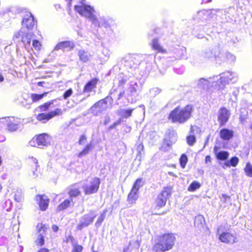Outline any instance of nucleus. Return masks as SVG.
Returning <instances> with one entry per match:
<instances>
[{
    "label": "nucleus",
    "mask_w": 252,
    "mask_h": 252,
    "mask_svg": "<svg viewBox=\"0 0 252 252\" xmlns=\"http://www.w3.org/2000/svg\"><path fill=\"white\" fill-rule=\"evenodd\" d=\"M91 56L90 54L85 51L80 52V60L84 62H87L90 59Z\"/></svg>",
    "instance_id": "nucleus-39"
},
{
    "label": "nucleus",
    "mask_w": 252,
    "mask_h": 252,
    "mask_svg": "<svg viewBox=\"0 0 252 252\" xmlns=\"http://www.w3.org/2000/svg\"><path fill=\"white\" fill-rule=\"evenodd\" d=\"M93 148V146L92 143L87 145L83 150L80 152V157L87 155Z\"/></svg>",
    "instance_id": "nucleus-41"
},
{
    "label": "nucleus",
    "mask_w": 252,
    "mask_h": 252,
    "mask_svg": "<svg viewBox=\"0 0 252 252\" xmlns=\"http://www.w3.org/2000/svg\"><path fill=\"white\" fill-rule=\"evenodd\" d=\"M151 45L152 48L155 50L157 51L158 53H164L166 52L165 49H164L159 43L157 39L154 38L153 39Z\"/></svg>",
    "instance_id": "nucleus-29"
},
{
    "label": "nucleus",
    "mask_w": 252,
    "mask_h": 252,
    "mask_svg": "<svg viewBox=\"0 0 252 252\" xmlns=\"http://www.w3.org/2000/svg\"><path fill=\"white\" fill-rule=\"evenodd\" d=\"M205 12H206L205 11H201L198 12L197 17H198V18H200V17L202 16V15H204Z\"/></svg>",
    "instance_id": "nucleus-57"
},
{
    "label": "nucleus",
    "mask_w": 252,
    "mask_h": 252,
    "mask_svg": "<svg viewBox=\"0 0 252 252\" xmlns=\"http://www.w3.org/2000/svg\"><path fill=\"white\" fill-rule=\"evenodd\" d=\"M187 161V157L184 154L182 155L180 158V163L182 168H184L186 167Z\"/></svg>",
    "instance_id": "nucleus-45"
},
{
    "label": "nucleus",
    "mask_w": 252,
    "mask_h": 252,
    "mask_svg": "<svg viewBox=\"0 0 252 252\" xmlns=\"http://www.w3.org/2000/svg\"><path fill=\"white\" fill-rule=\"evenodd\" d=\"M47 95V93H44L42 94H31V98L33 102L38 101L42 99L44 96Z\"/></svg>",
    "instance_id": "nucleus-37"
},
{
    "label": "nucleus",
    "mask_w": 252,
    "mask_h": 252,
    "mask_svg": "<svg viewBox=\"0 0 252 252\" xmlns=\"http://www.w3.org/2000/svg\"><path fill=\"white\" fill-rule=\"evenodd\" d=\"M244 171L247 176L252 177V165L250 163L248 162L246 164Z\"/></svg>",
    "instance_id": "nucleus-42"
},
{
    "label": "nucleus",
    "mask_w": 252,
    "mask_h": 252,
    "mask_svg": "<svg viewBox=\"0 0 252 252\" xmlns=\"http://www.w3.org/2000/svg\"><path fill=\"white\" fill-rule=\"evenodd\" d=\"M119 83L118 86H122L124 84H126V81H127V78L126 76H124L123 74H121L119 76Z\"/></svg>",
    "instance_id": "nucleus-46"
},
{
    "label": "nucleus",
    "mask_w": 252,
    "mask_h": 252,
    "mask_svg": "<svg viewBox=\"0 0 252 252\" xmlns=\"http://www.w3.org/2000/svg\"><path fill=\"white\" fill-rule=\"evenodd\" d=\"M124 94L125 92L124 91L120 93V94H119L118 99H120L124 95Z\"/></svg>",
    "instance_id": "nucleus-63"
},
{
    "label": "nucleus",
    "mask_w": 252,
    "mask_h": 252,
    "mask_svg": "<svg viewBox=\"0 0 252 252\" xmlns=\"http://www.w3.org/2000/svg\"><path fill=\"white\" fill-rule=\"evenodd\" d=\"M98 22L99 24H94L95 27H104L105 28H107L109 27V25L108 21L103 17L99 18V19H98Z\"/></svg>",
    "instance_id": "nucleus-33"
},
{
    "label": "nucleus",
    "mask_w": 252,
    "mask_h": 252,
    "mask_svg": "<svg viewBox=\"0 0 252 252\" xmlns=\"http://www.w3.org/2000/svg\"><path fill=\"white\" fill-rule=\"evenodd\" d=\"M222 54L224 57L225 60L224 61H221V63L223 62H228L230 63L234 62L235 60V56L229 52H226L223 53L222 52Z\"/></svg>",
    "instance_id": "nucleus-31"
},
{
    "label": "nucleus",
    "mask_w": 252,
    "mask_h": 252,
    "mask_svg": "<svg viewBox=\"0 0 252 252\" xmlns=\"http://www.w3.org/2000/svg\"><path fill=\"white\" fill-rule=\"evenodd\" d=\"M36 252H50L48 249L43 248L40 249Z\"/></svg>",
    "instance_id": "nucleus-55"
},
{
    "label": "nucleus",
    "mask_w": 252,
    "mask_h": 252,
    "mask_svg": "<svg viewBox=\"0 0 252 252\" xmlns=\"http://www.w3.org/2000/svg\"><path fill=\"white\" fill-rule=\"evenodd\" d=\"M70 197H76L79 194V188L77 185L71 187L68 192Z\"/></svg>",
    "instance_id": "nucleus-34"
},
{
    "label": "nucleus",
    "mask_w": 252,
    "mask_h": 252,
    "mask_svg": "<svg viewBox=\"0 0 252 252\" xmlns=\"http://www.w3.org/2000/svg\"><path fill=\"white\" fill-rule=\"evenodd\" d=\"M201 187L200 184L197 181H193L189 186L188 190L189 191H194L196 189H198Z\"/></svg>",
    "instance_id": "nucleus-35"
},
{
    "label": "nucleus",
    "mask_w": 252,
    "mask_h": 252,
    "mask_svg": "<svg viewBox=\"0 0 252 252\" xmlns=\"http://www.w3.org/2000/svg\"><path fill=\"white\" fill-rule=\"evenodd\" d=\"M133 110L134 109L131 108L121 109L119 111V115L123 118H127L131 116Z\"/></svg>",
    "instance_id": "nucleus-32"
},
{
    "label": "nucleus",
    "mask_w": 252,
    "mask_h": 252,
    "mask_svg": "<svg viewBox=\"0 0 252 252\" xmlns=\"http://www.w3.org/2000/svg\"><path fill=\"white\" fill-rule=\"evenodd\" d=\"M143 185L144 182L142 181V179L139 178L136 180L132 189L138 192L139 189L140 187H142Z\"/></svg>",
    "instance_id": "nucleus-40"
},
{
    "label": "nucleus",
    "mask_w": 252,
    "mask_h": 252,
    "mask_svg": "<svg viewBox=\"0 0 252 252\" xmlns=\"http://www.w3.org/2000/svg\"><path fill=\"white\" fill-rule=\"evenodd\" d=\"M95 13L94 7L88 4L86 0L80 1V15L89 19L93 24L98 25V19Z\"/></svg>",
    "instance_id": "nucleus-4"
},
{
    "label": "nucleus",
    "mask_w": 252,
    "mask_h": 252,
    "mask_svg": "<svg viewBox=\"0 0 252 252\" xmlns=\"http://www.w3.org/2000/svg\"><path fill=\"white\" fill-rule=\"evenodd\" d=\"M187 143L189 146H192L196 142V138L194 135H190L187 137Z\"/></svg>",
    "instance_id": "nucleus-47"
},
{
    "label": "nucleus",
    "mask_w": 252,
    "mask_h": 252,
    "mask_svg": "<svg viewBox=\"0 0 252 252\" xmlns=\"http://www.w3.org/2000/svg\"><path fill=\"white\" fill-rule=\"evenodd\" d=\"M203 56L207 59H214L218 63H221V61L225 60L224 57L222 54L219 45H215L214 47L206 49L203 52Z\"/></svg>",
    "instance_id": "nucleus-5"
},
{
    "label": "nucleus",
    "mask_w": 252,
    "mask_h": 252,
    "mask_svg": "<svg viewBox=\"0 0 252 252\" xmlns=\"http://www.w3.org/2000/svg\"><path fill=\"white\" fill-rule=\"evenodd\" d=\"M229 163H230L229 164L230 165V166H232L233 167H235L237 166V165L238 163L239 158L236 157H232L230 159V160H229Z\"/></svg>",
    "instance_id": "nucleus-50"
},
{
    "label": "nucleus",
    "mask_w": 252,
    "mask_h": 252,
    "mask_svg": "<svg viewBox=\"0 0 252 252\" xmlns=\"http://www.w3.org/2000/svg\"><path fill=\"white\" fill-rule=\"evenodd\" d=\"M31 160L32 162L34 164L35 168H37L38 167L37 160L35 158H32Z\"/></svg>",
    "instance_id": "nucleus-54"
},
{
    "label": "nucleus",
    "mask_w": 252,
    "mask_h": 252,
    "mask_svg": "<svg viewBox=\"0 0 252 252\" xmlns=\"http://www.w3.org/2000/svg\"><path fill=\"white\" fill-rule=\"evenodd\" d=\"M100 184L99 179L95 177L87 180L82 185V188L85 194L90 195L98 191Z\"/></svg>",
    "instance_id": "nucleus-7"
},
{
    "label": "nucleus",
    "mask_w": 252,
    "mask_h": 252,
    "mask_svg": "<svg viewBox=\"0 0 252 252\" xmlns=\"http://www.w3.org/2000/svg\"><path fill=\"white\" fill-rule=\"evenodd\" d=\"M237 77L235 73L231 71L225 72L219 76H214L207 79L200 78L197 84V88L199 91H207L212 87H215L218 90H222L225 86L230 83H235Z\"/></svg>",
    "instance_id": "nucleus-1"
},
{
    "label": "nucleus",
    "mask_w": 252,
    "mask_h": 252,
    "mask_svg": "<svg viewBox=\"0 0 252 252\" xmlns=\"http://www.w3.org/2000/svg\"><path fill=\"white\" fill-rule=\"evenodd\" d=\"M52 228L54 232H57L59 230V227L56 225H53Z\"/></svg>",
    "instance_id": "nucleus-58"
},
{
    "label": "nucleus",
    "mask_w": 252,
    "mask_h": 252,
    "mask_svg": "<svg viewBox=\"0 0 252 252\" xmlns=\"http://www.w3.org/2000/svg\"><path fill=\"white\" fill-rule=\"evenodd\" d=\"M57 102V99H54L45 103L44 104L39 106V111L40 112L47 111L49 108H52L53 107L52 105Z\"/></svg>",
    "instance_id": "nucleus-30"
},
{
    "label": "nucleus",
    "mask_w": 252,
    "mask_h": 252,
    "mask_svg": "<svg viewBox=\"0 0 252 252\" xmlns=\"http://www.w3.org/2000/svg\"><path fill=\"white\" fill-rule=\"evenodd\" d=\"M113 102V99L110 96H107L94 104L91 107L92 113L95 116H99L105 111Z\"/></svg>",
    "instance_id": "nucleus-6"
},
{
    "label": "nucleus",
    "mask_w": 252,
    "mask_h": 252,
    "mask_svg": "<svg viewBox=\"0 0 252 252\" xmlns=\"http://www.w3.org/2000/svg\"><path fill=\"white\" fill-rule=\"evenodd\" d=\"M4 80V77L2 74L1 72L0 71V83L2 82Z\"/></svg>",
    "instance_id": "nucleus-61"
},
{
    "label": "nucleus",
    "mask_w": 252,
    "mask_h": 252,
    "mask_svg": "<svg viewBox=\"0 0 252 252\" xmlns=\"http://www.w3.org/2000/svg\"><path fill=\"white\" fill-rule=\"evenodd\" d=\"M35 199L39 204L40 210L42 211H45L48 206L49 204V199L47 196L43 195H37Z\"/></svg>",
    "instance_id": "nucleus-22"
},
{
    "label": "nucleus",
    "mask_w": 252,
    "mask_h": 252,
    "mask_svg": "<svg viewBox=\"0 0 252 252\" xmlns=\"http://www.w3.org/2000/svg\"><path fill=\"white\" fill-rule=\"evenodd\" d=\"M14 200L18 202H20L23 197V193L22 190L21 189H17V190L14 193Z\"/></svg>",
    "instance_id": "nucleus-36"
},
{
    "label": "nucleus",
    "mask_w": 252,
    "mask_h": 252,
    "mask_svg": "<svg viewBox=\"0 0 252 252\" xmlns=\"http://www.w3.org/2000/svg\"><path fill=\"white\" fill-rule=\"evenodd\" d=\"M95 218V215H93V214L85 215L81 218L80 222V227L87 226L93 222Z\"/></svg>",
    "instance_id": "nucleus-24"
},
{
    "label": "nucleus",
    "mask_w": 252,
    "mask_h": 252,
    "mask_svg": "<svg viewBox=\"0 0 252 252\" xmlns=\"http://www.w3.org/2000/svg\"><path fill=\"white\" fill-rule=\"evenodd\" d=\"M143 148H144V146L142 144H139L138 147H137V150L138 151V152L140 153V151L141 150H143Z\"/></svg>",
    "instance_id": "nucleus-59"
},
{
    "label": "nucleus",
    "mask_w": 252,
    "mask_h": 252,
    "mask_svg": "<svg viewBox=\"0 0 252 252\" xmlns=\"http://www.w3.org/2000/svg\"><path fill=\"white\" fill-rule=\"evenodd\" d=\"M63 114V111L61 109L57 108L54 111H52L48 113H40L37 115L36 119L39 121H41L43 123H46L48 121L56 116H60Z\"/></svg>",
    "instance_id": "nucleus-14"
},
{
    "label": "nucleus",
    "mask_w": 252,
    "mask_h": 252,
    "mask_svg": "<svg viewBox=\"0 0 252 252\" xmlns=\"http://www.w3.org/2000/svg\"><path fill=\"white\" fill-rule=\"evenodd\" d=\"M32 46L35 50H39L41 47V43L38 40L35 39L33 38L32 39Z\"/></svg>",
    "instance_id": "nucleus-48"
},
{
    "label": "nucleus",
    "mask_w": 252,
    "mask_h": 252,
    "mask_svg": "<svg viewBox=\"0 0 252 252\" xmlns=\"http://www.w3.org/2000/svg\"><path fill=\"white\" fill-rule=\"evenodd\" d=\"M141 91V87L135 81H130L126 92L127 100L132 103L135 101Z\"/></svg>",
    "instance_id": "nucleus-8"
},
{
    "label": "nucleus",
    "mask_w": 252,
    "mask_h": 252,
    "mask_svg": "<svg viewBox=\"0 0 252 252\" xmlns=\"http://www.w3.org/2000/svg\"><path fill=\"white\" fill-rule=\"evenodd\" d=\"M22 25L28 29H31L33 27L34 19L31 13L29 12L26 13L23 19Z\"/></svg>",
    "instance_id": "nucleus-21"
},
{
    "label": "nucleus",
    "mask_w": 252,
    "mask_h": 252,
    "mask_svg": "<svg viewBox=\"0 0 252 252\" xmlns=\"http://www.w3.org/2000/svg\"><path fill=\"white\" fill-rule=\"evenodd\" d=\"M176 237L172 233H165L159 236L153 247L155 252H165L172 249Z\"/></svg>",
    "instance_id": "nucleus-3"
},
{
    "label": "nucleus",
    "mask_w": 252,
    "mask_h": 252,
    "mask_svg": "<svg viewBox=\"0 0 252 252\" xmlns=\"http://www.w3.org/2000/svg\"><path fill=\"white\" fill-rule=\"evenodd\" d=\"M230 116L229 111L224 107H221L218 112V121L220 126L224 125Z\"/></svg>",
    "instance_id": "nucleus-19"
},
{
    "label": "nucleus",
    "mask_w": 252,
    "mask_h": 252,
    "mask_svg": "<svg viewBox=\"0 0 252 252\" xmlns=\"http://www.w3.org/2000/svg\"><path fill=\"white\" fill-rule=\"evenodd\" d=\"M138 198V192L133 189H131L128 195L127 201L130 205L135 203Z\"/></svg>",
    "instance_id": "nucleus-26"
},
{
    "label": "nucleus",
    "mask_w": 252,
    "mask_h": 252,
    "mask_svg": "<svg viewBox=\"0 0 252 252\" xmlns=\"http://www.w3.org/2000/svg\"><path fill=\"white\" fill-rule=\"evenodd\" d=\"M70 203V200L69 199L65 200L63 202L61 203L57 207V210L58 211H62L69 207Z\"/></svg>",
    "instance_id": "nucleus-38"
},
{
    "label": "nucleus",
    "mask_w": 252,
    "mask_h": 252,
    "mask_svg": "<svg viewBox=\"0 0 252 252\" xmlns=\"http://www.w3.org/2000/svg\"><path fill=\"white\" fill-rule=\"evenodd\" d=\"M72 94V91L71 89H69L66 91L63 94V97L64 99H67Z\"/></svg>",
    "instance_id": "nucleus-52"
},
{
    "label": "nucleus",
    "mask_w": 252,
    "mask_h": 252,
    "mask_svg": "<svg viewBox=\"0 0 252 252\" xmlns=\"http://www.w3.org/2000/svg\"><path fill=\"white\" fill-rule=\"evenodd\" d=\"M136 56L134 55H128L125 58L124 64L129 68H136L139 63L138 60H136Z\"/></svg>",
    "instance_id": "nucleus-20"
},
{
    "label": "nucleus",
    "mask_w": 252,
    "mask_h": 252,
    "mask_svg": "<svg viewBox=\"0 0 252 252\" xmlns=\"http://www.w3.org/2000/svg\"><path fill=\"white\" fill-rule=\"evenodd\" d=\"M205 221L203 216L198 215L194 219V225L199 229L203 228L205 225Z\"/></svg>",
    "instance_id": "nucleus-27"
},
{
    "label": "nucleus",
    "mask_w": 252,
    "mask_h": 252,
    "mask_svg": "<svg viewBox=\"0 0 252 252\" xmlns=\"http://www.w3.org/2000/svg\"><path fill=\"white\" fill-rule=\"evenodd\" d=\"M38 229V236L35 240V243L37 246H42L44 244V237L47 230V227L44 224H38L37 225Z\"/></svg>",
    "instance_id": "nucleus-17"
},
{
    "label": "nucleus",
    "mask_w": 252,
    "mask_h": 252,
    "mask_svg": "<svg viewBox=\"0 0 252 252\" xmlns=\"http://www.w3.org/2000/svg\"><path fill=\"white\" fill-rule=\"evenodd\" d=\"M51 137L46 133H42L33 138L32 140L30 142L32 146H37L42 148L44 146H47L50 143Z\"/></svg>",
    "instance_id": "nucleus-10"
},
{
    "label": "nucleus",
    "mask_w": 252,
    "mask_h": 252,
    "mask_svg": "<svg viewBox=\"0 0 252 252\" xmlns=\"http://www.w3.org/2000/svg\"><path fill=\"white\" fill-rule=\"evenodd\" d=\"M221 201L226 204H228L230 202V197L225 194H222L221 195Z\"/></svg>",
    "instance_id": "nucleus-51"
},
{
    "label": "nucleus",
    "mask_w": 252,
    "mask_h": 252,
    "mask_svg": "<svg viewBox=\"0 0 252 252\" xmlns=\"http://www.w3.org/2000/svg\"><path fill=\"white\" fill-rule=\"evenodd\" d=\"M106 212H107L106 210L104 211L103 212V213L101 214V215L97 219V220L96 222H95V225L97 227L100 226V225L101 224V223L104 220L105 218Z\"/></svg>",
    "instance_id": "nucleus-44"
},
{
    "label": "nucleus",
    "mask_w": 252,
    "mask_h": 252,
    "mask_svg": "<svg viewBox=\"0 0 252 252\" xmlns=\"http://www.w3.org/2000/svg\"><path fill=\"white\" fill-rule=\"evenodd\" d=\"M68 241H70L72 244L73 249L72 252H79V245L74 238L72 236H70Z\"/></svg>",
    "instance_id": "nucleus-43"
},
{
    "label": "nucleus",
    "mask_w": 252,
    "mask_h": 252,
    "mask_svg": "<svg viewBox=\"0 0 252 252\" xmlns=\"http://www.w3.org/2000/svg\"><path fill=\"white\" fill-rule=\"evenodd\" d=\"M220 138L224 140H229L233 136V131L227 128H223L220 130Z\"/></svg>",
    "instance_id": "nucleus-25"
},
{
    "label": "nucleus",
    "mask_w": 252,
    "mask_h": 252,
    "mask_svg": "<svg viewBox=\"0 0 252 252\" xmlns=\"http://www.w3.org/2000/svg\"><path fill=\"white\" fill-rule=\"evenodd\" d=\"M205 162H211V158L210 156H207L205 158Z\"/></svg>",
    "instance_id": "nucleus-56"
},
{
    "label": "nucleus",
    "mask_w": 252,
    "mask_h": 252,
    "mask_svg": "<svg viewBox=\"0 0 252 252\" xmlns=\"http://www.w3.org/2000/svg\"><path fill=\"white\" fill-rule=\"evenodd\" d=\"M161 92V90L158 88H154L150 90V93L152 96H156Z\"/></svg>",
    "instance_id": "nucleus-49"
},
{
    "label": "nucleus",
    "mask_w": 252,
    "mask_h": 252,
    "mask_svg": "<svg viewBox=\"0 0 252 252\" xmlns=\"http://www.w3.org/2000/svg\"><path fill=\"white\" fill-rule=\"evenodd\" d=\"M34 36V34L31 32H26L20 30L14 35L13 39L18 41L21 38V41L23 43L25 47L28 50L31 48V41L33 39Z\"/></svg>",
    "instance_id": "nucleus-9"
},
{
    "label": "nucleus",
    "mask_w": 252,
    "mask_h": 252,
    "mask_svg": "<svg viewBox=\"0 0 252 252\" xmlns=\"http://www.w3.org/2000/svg\"><path fill=\"white\" fill-rule=\"evenodd\" d=\"M171 188L169 187H164L161 192L158 195L156 200L157 206L163 207L166 204L167 198L170 196Z\"/></svg>",
    "instance_id": "nucleus-13"
},
{
    "label": "nucleus",
    "mask_w": 252,
    "mask_h": 252,
    "mask_svg": "<svg viewBox=\"0 0 252 252\" xmlns=\"http://www.w3.org/2000/svg\"><path fill=\"white\" fill-rule=\"evenodd\" d=\"M219 147L215 146L213 149V152L216 157V158L220 160H226L228 159L229 154L227 151H219Z\"/></svg>",
    "instance_id": "nucleus-23"
},
{
    "label": "nucleus",
    "mask_w": 252,
    "mask_h": 252,
    "mask_svg": "<svg viewBox=\"0 0 252 252\" xmlns=\"http://www.w3.org/2000/svg\"><path fill=\"white\" fill-rule=\"evenodd\" d=\"M229 160L228 161H225L224 163H223V164H221V162H220L219 163V164L223 168H225L226 167H229L230 166V165L229 164Z\"/></svg>",
    "instance_id": "nucleus-53"
},
{
    "label": "nucleus",
    "mask_w": 252,
    "mask_h": 252,
    "mask_svg": "<svg viewBox=\"0 0 252 252\" xmlns=\"http://www.w3.org/2000/svg\"><path fill=\"white\" fill-rule=\"evenodd\" d=\"M67 2L68 12L72 18L76 21L78 19L79 13V5L75 3V0H65Z\"/></svg>",
    "instance_id": "nucleus-16"
},
{
    "label": "nucleus",
    "mask_w": 252,
    "mask_h": 252,
    "mask_svg": "<svg viewBox=\"0 0 252 252\" xmlns=\"http://www.w3.org/2000/svg\"><path fill=\"white\" fill-rule=\"evenodd\" d=\"M116 125H117V123H115V124H114L112 126H110V128H113L115 127V126H116Z\"/></svg>",
    "instance_id": "nucleus-64"
},
{
    "label": "nucleus",
    "mask_w": 252,
    "mask_h": 252,
    "mask_svg": "<svg viewBox=\"0 0 252 252\" xmlns=\"http://www.w3.org/2000/svg\"><path fill=\"white\" fill-rule=\"evenodd\" d=\"M20 123V119L17 118H3L0 119V124L5 125L6 129L10 132H14L18 129Z\"/></svg>",
    "instance_id": "nucleus-11"
},
{
    "label": "nucleus",
    "mask_w": 252,
    "mask_h": 252,
    "mask_svg": "<svg viewBox=\"0 0 252 252\" xmlns=\"http://www.w3.org/2000/svg\"><path fill=\"white\" fill-rule=\"evenodd\" d=\"M222 226L218 227L217 234L219 235L220 240L224 243L233 244L236 242V238L232 234L223 231Z\"/></svg>",
    "instance_id": "nucleus-12"
},
{
    "label": "nucleus",
    "mask_w": 252,
    "mask_h": 252,
    "mask_svg": "<svg viewBox=\"0 0 252 252\" xmlns=\"http://www.w3.org/2000/svg\"><path fill=\"white\" fill-rule=\"evenodd\" d=\"M176 140V136L174 135V134L173 133V137L172 138V139L171 140L170 142L171 143H174Z\"/></svg>",
    "instance_id": "nucleus-60"
},
{
    "label": "nucleus",
    "mask_w": 252,
    "mask_h": 252,
    "mask_svg": "<svg viewBox=\"0 0 252 252\" xmlns=\"http://www.w3.org/2000/svg\"><path fill=\"white\" fill-rule=\"evenodd\" d=\"M75 47L74 42L72 41H63L59 42L55 47L52 54H53L55 51L60 50L63 51H69L73 49Z\"/></svg>",
    "instance_id": "nucleus-18"
},
{
    "label": "nucleus",
    "mask_w": 252,
    "mask_h": 252,
    "mask_svg": "<svg viewBox=\"0 0 252 252\" xmlns=\"http://www.w3.org/2000/svg\"><path fill=\"white\" fill-rule=\"evenodd\" d=\"M248 111L245 108H241L240 110L239 120L242 125H246L247 120L249 119L248 117Z\"/></svg>",
    "instance_id": "nucleus-28"
},
{
    "label": "nucleus",
    "mask_w": 252,
    "mask_h": 252,
    "mask_svg": "<svg viewBox=\"0 0 252 252\" xmlns=\"http://www.w3.org/2000/svg\"><path fill=\"white\" fill-rule=\"evenodd\" d=\"M86 139V137L84 136V135H82L80 138V141H79V142H80V145L81 144V142L82 141L84 140V139Z\"/></svg>",
    "instance_id": "nucleus-62"
},
{
    "label": "nucleus",
    "mask_w": 252,
    "mask_h": 252,
    "mask_svg": "<svg viewBox=\"0 0 252 252\" xmlns=\"http://www.w3.org/2000/svg\"><path fill=\"white\" fill-rule=\"evenodd\" d=\"M193 111L191 105H187L183 108L178 106L170 113L168 119L172 123L183 124L190 118Z\"/></svg>",
    "instance_id": "nucleus-2"
},
{
    "label": "nucleus",
    "mask_w": 252,
    "mask_h": 252,
    "mask_svg": "<svg viewBox=\"0 0 252 252\" xmlns=\"http://www.w3.org/2000/svg\"><path fill=\"white\" fill-rule=\"evenodd\" d=\"M97 82V79H94L86 84L83 92L80 94V96H81L80 101H82L90 96V93L96 88Z\"/></svg>",
    "instance_id": "nucleus-15"
}]
</instances>
